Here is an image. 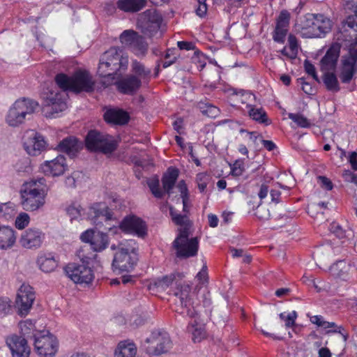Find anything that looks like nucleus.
I'll use <instances>...</instances> for the list:
<instances>
[{"label":"nucleus","instance_id":"obj_47","mask_svg":"<svg viewBox=\"0 0 357 357\" xmlns=\"http://www.w3.org/2000/svg\"><path fill=\"white\" fill-rule=\"evenodd\" d=\"M288 117L295 122L299 127L308 128L310 126V123L308 119L303 114L289 113Z\"/></svg>","mask_w":357,"mask_h":357},{"label":"nucleus","instance_id":"obj_22","mask_svg":"<svg viewBox=\"0 0 357 357\" xmlns=\"http://www.w3.org/2000/svg\"><path fill=\"white\" fill-rule=\"evenodd\" d=\"M40 169L45 175L59 176L68 169V165L65 157L59 155L53 160L45 161Z\"/></svg>","mask_w":357,"mask_h":357},{"label":"nucleus","instance_id":"obj_9","mask_svg":"<svg viewBox=\"0 0 357 357\" xmlns=\"http://www.w3.org/2000/svg\"><path fill=\"white\" fill-rule=\"evenodd\" d=\"M86 147L91 151L111 153L116 149L117 144L113 137L96 130H90L85 139Z\"/></svg>","mask_w":357,"mask_h":357},{"label":"nucleus","instance_id":"obj_7","mask_svg":"<svg viewBox=\"0 0 357 357\" xmlns=\"http://www.w3.org/2000/svg\"><path fill=\"white\" fill-rule=\"evenodd\" d=\"M77 255L80 258L82 264H68L65 268L66 275L75 283L89 284L94 278L93 271L89 266L91 258L85 256L83 249L78 251Z\"/></svg>","mask_w":357,"mask_h":357},{"label":"nucleus","instance_id":"obj_8","mask_svg":"<svg viewBox=\"0 0 357 357\" xmlns=\"http://www.w3.org/2000/svg\"><path fill=\"white\" fill-rule=\"evenodd\" d=\"M38 107V102L31 99L17 100L9 109L6 121L11 126H17L24 122L26 115L32 114Z\"/></svg>","mask_w":357,"mask_h":357},{"label":"nucleus","instance_id":"obj_60","mask_svg":"<svg viewBox=\"0 0 357 357\" xmlns=\"http://www.w3.org/2000/svg\"><path fill=\"white\" fill-rule=\"evenodd\" d=\"M318 181L319 182L321 188L327 190H331L333 188V185L331 182V181L324 176H319L317 177Z\"/></svg>","mask_w":357,"mask_h":357},{"label":"nucleus","instance_id":"obj_64","mask_svg":"<svg viewBox=\"0 0 357 357\" xmlns=\"http://www.w3.org/2000/svg\"><path fill=\"white\" fill-rule=\"evenodd\" d=\"M291 14L287 10H282L277 18L276 22H289Z\"/></svg>","mask_w":357,"mask_h":357},{"label":"nucleus","instance_id":"obj_36","mask_svg":"<svg viewBox=\"0 0 357 357\" xmlns=\"http://www.w3.org/2000/svg\"><path fill=\"white\" fill-rule=\"evenodd\" d=\"M146 4V0H119L118 8L125 12L135 13L140 10Z\"/></svg>","mask_w":357,"mask_h":357},{"label":"nucleus","instance_id":"obj_18","mask_svg":"<svg viewBox=\"0 0 357 357\" xmlns=\"http://www.w3.org/2000/svg\"><path fill=\"white\" fill-rule=\"evenodd\" d=\"M6 343L10 350L12 357H29L31 349L27 340L22 336L10 335L6 338Z\"/></svg>","mask_w":357,"mask_h":357},{"label":"nucleus","instance_id":"obj_56","mask_svg":"<svg viewBox=\"0 0 357 357\" xmlns=\"http://www.w3.org/2000/svg\"><path fill=\"white\" fill-rule=\"evenodd\" d=\"M144 14L145 17H148L145 22H161L162 21L155 10H148Z\"/></svg>","mask_w":357,"mask_h":357},{"label":"nucleus","instance_id":"obj_32","mask_svg":"<svg viewBox=\"0 0 357 357\" xmlns=\"http://www.w3.org/2000/svg\"><path fill=\"white\" fill-rule=\"evenodd\" d=\"M178 176V169L169 167L162 178L164 192L168 194L169 196L172 193V190L175 185Z\"/></svg>","mask_w":357,"mask_h":357},{"label":"nucleus","instance_id":"obj_46","mask_svg":"<svg viewBox=\"0 0 357 357\" xmlns=\"http://www.w3.org/2000/svg\"><path fill=\"white\" fill-rule=\"evenodd\" d=\"M177 188L181 192V197L182 198V202L183 205V211L187 212V204L189 200V195L188 190L185 181L183 180L179 181L177 185Z\"/></svg>","mask_w":357,"mask_h":357},{"label":"nucleus","instance_id":"obj_1","mask_svg":"<svg viewBox=\"0 0 357 357\" xmlns=\"http://www.w3.org/2000/svg\"><path fill=\"white\" fill-rule=\"evenodd\" d=\"M184 278L183 273H172L158 278H155L151 286L156 288L158 291H165L174 282L176 287L174 291L176 296V312L181 314H186L188 317H195L197 312L195 308L196 294L191 291L188 284H182L180 281Z\"/></svg>","mask_w":357,"mask_h":357},{"label":"nucleus","instance_id":"obj_14","mask_svg":"<svg viewBox=\"0 0 357 357\" xmlns=\"http://www.w3.org/2000/svg\"><path fill=\"white\" fill-rule=\"evenodd\" d=\"M357 73V48L350 47L348 53L343 56L340 79L342 83L351 82Z\"/></svg>","mask_w":357,"mask_h":357},{"label":"nucleus","instance_id":"obj_58","mask_svg":"<svg viewBox=\"0 0 357 357\" xmlns=\"http://www.w3.org/2000/svg\"><path fill=\"white\" fill-rule=\"evenodd\" d=\"M82 208L80 206L72 205L67 208L66 211L72 219L77 218L81 215Z\"/></svg>","mask_w":357,"mask_h":357},{"label":"nucleus","instance_id":"obj_13","mask_svg":"<svg viewBox=\"0 0 357 357\" xmlns=\"http://www.w3.org/2000/svg\"><path fill=\"white\" fill-rule=\"evenodd\" d=\"M35 298L33 288L29 284H23L18 290L15 301L18 314L20 316L23 317L29 314Z\"/></svg>","mask_w":357,"mask_h":357},{"label":"nucleus","instance_id":"obj_29","mask_svg":"<svg viewBox=\"0 0 357 357\" xmlns=\"http://www.w3.org/2000/svg\"><path fill=\"white\" fill-rule=\"evenodd\" d=\"M248 113L249 117L255 122L268 126L271 123V120L268 117L266 112L261 107H258L256 105H247Z\"/></svg>","mask_w":357,"mask_h":357},{"label":"nucleus","instance_id":"obj_39","mask_svg":"<svg viewBox=\"0 0 357 357\" xmlns=\"http://www.w3.org/2000/svg\"><path fill=\"white\" fill-rule=\"evenodd\" d=\"M288 24H276L273 31V39L275 42L284 43L288 33Z\"/></svg>","mask_w":357,"mask_h":357},{"label":"nucleus","instance_id":"obj_6","mask_svg":"<svg viewBox=\"0 0 357 357\" xmlns=\"http://www.w3.org/2000/svg\"><path fill=\"white\" fill-rule=\"evenodd\" d=\"M138 261L136 242L130 239L118 244V251L114 254L112 266L114 271L119 273L132 271Z\"/></svg>","mask_w":357,"mask_h":357},{"label":"nucleus","instance_id":"obj_52","mask_svg":"<svg viewBox=\"0 0 357 357\" xmlns=\"http://www.w3.org/2000/svg\"><path fill=\"white\" fill-rule=\"evenodd\" d=\"M231 172L233 176H241L244 170V162L243 160H236L231 167Z\"/></svg>","mask_w":357,"mask_h":357},{"label":"nucleus","instance_id":"obj_19","mask_svg":"<svg viewBox=\"0 0 357 357\" xmlns=\"http://www.w3.org/2000/svg\"><path fill=\"white\" fill-rule=\"evenodd\" d=\"M296 30L304 38H321L330 32L331 24H295Z\"/></svg>","mask_w":357,"mask_h":357},{"label":"nucleus","instance_id":"obj_42","mask_svg":"<svg viewBox=\"0 0 357 357\" xmlns=\"http://www.w3.org/2000/svg\"><path fill=\"white\" fill-rule=\"evenodd\" d=\"M136 54H144L148 49V44L143 37L137 36L130 47Z\"/></svg>","mask_w":357,"mask_h":357},{"label":"nucleus","instance_id":"obj_28","mask_svg":"<svg viewBox=\"0 0 357 357\" xmlns=\"http://www.w3.org/2000/svg\"><path fill=\"white\" fill-rule=\"evenodd\" d=\"M196 312V307L195 306ZM192 322H190L188 326V331L192 334V339L194 342H199L206 337V331L204 324H202L197 321L199 319V314L197 312V315L195 317Z\"/></svg>","mask_w":357,"mask_h":357},{"label":"nucleus","instance_id":"obj_49","mask_svg":"<svg viewBox=\"0 0 357 357\" xmlns=\"http://www.w3.org/2000/svg\"><path fill=\"white\" fill-rule=\"evenodd\" d=\"M148 185L152 194L156 198H162L165 194L163 191L160 189L159 180L153 179L148 182Z\"/></svg>","mask_w":357,"mask_h":357},{"label":"nucleus","instance_id":"obj_37","mask_svg":"<svg viewBox=\"0 0 357 357\" xmlns=\"http://www.w3.org/2000/svg\"><path fill=\"white\" fill-rule=\"evenodd\" d=\"M131 70L133 75H135L142 82H148L151 77V70L143 63L137 60L132 62Z\"/></svg>","mask_w":357,"mask_h":357},{"label":"nucleus","instance_id":"obj_24","mask_svg":"<svg viewBox=\"0 0 357 357\" xmlns=\"http://www.w3.org/2000/svg\"><path fill=\"white\" fill-rule=\"evenodd\" d=\"M116 85L121 93L133 95L140 89L142 81L135 75H129L116 82Z\"/></svg>","mask_w":357,"mask_h":357},{"label":"nucleus","instance_id":"obj_57","mask_svg":"<svg viewBox=\"0 0 357 357\" xmlns=\"http://www.w3.org/2000/svg\"><path fill=\"white\" fill-rule=\"evenodd\" d=\"M298 317L296 311H292L287 315L285 319L284 325L286 328H292L296 325V319Z\"/></svg>","mask_w":357,"mask_h":357},{"label":"nucleus","instance_id":"obj_41","mask_svg":"<svg viewBox=\"0 0 357 357\" xmlns=\"http://www.w3.org/2000/svg\"><path fill=\"white\" fill-rule=\"evenodd\" d=\"M344 9L350 10V12H347L346 19L342 22H357V0L348 1L345 5Z\"/></svg>","mask_w":357,"mask_h":357},{"label":"nucleus","instance_id":"obj_5","mask_svg":"<svg viewBox=\"0 0 357 357\" xmlns=\"http://www.w3.org/2000/svg\"><path fill=\"white\" fill-rule=\"evenodd\" d=\"M55 82L63 91H70L76 93L82 91L91 92L95 84L91 75L86 70H78L71 77L59 73L56 75Z\"/></svg>","mask_w":357,"mask_h":357},{"label":"nucleus","instance_id":"obj_48","mask_svg":"<svg viewBox=\"0 0 357 357\" xmlns=\"http://www.w3.org/2000/svg\"><path fill=\"white\" fill-rule=\"evenodd\" d=\"M196 181L200 192H204L209 182V177L206 173H199L197 175Z\"/></svg>","mask_w":357,"mask_h":357},{"label":"nucleus","instance_id":"obj_62","mask_svg":"<svg viewBox=\"0 0 357 357\" xmlns=\"http://www.w3.org/2000/svg\"><path fill=\"white\" fill-rule=\"evenodd\" d=\"M202 112L208 116L213 118L218 114L219 109L216 107L210 105H207L206 109L203 110Z\"/></svg>","mask_w":357,"mask_h":357},{"label":"nucleus","instance_id":"obj_61","mask_svg":"<svg viewBox=\"0 0 357 357\" xmlns=\"http://www.w3.org/2000/svg\"><path fill=\"white\" fill-rule=\"evenodd\" d=\"M298 81L301 84V89L304 93L308 95H312L314 93V89L309 83L306 82L303 78H300Z\"/></svg>","mask_w":357,"mask_h":357},{"label":"nucleus","instance_id":"obj_27","mask_svg":"<svg viewBox=\"0 0 357 357\" xmlns=\"http://www.w3.org/2000/svg\"><path fill=\"white\" fill-rule=\"evenodd\" d=\"M104 119L109 123L125 125L128 122L130 116L128 113L123 109H110L105 112Z\"/></svg>","mask_w":357,"mask_h":357},{"label":"nucleus","instance_id":"obj_30","mask_svg":"<svg viewBox=\"0 0 357 357\" xmlns=\"http://www.w3.org/2000/svg\"><path fill=\"white\" fill-rule=\"evenodd\" d=\"M351 265L345 260H340L330 267V273L335 278L347 280L349 278Z\"/></svg>","mask_w":357,"mask_h":357},{"label":"nucleus","instance_id":"obj_43","mask_svg":"<svg viewBox=\"0 0 357 357\" xmlns=\"http://www.w3.org/2000/svg\"><path fill=\"white\" fill-rule=\"evenodd\" d=\"M160 24H138L142 32L147 37L155 36L160 29Z\"/></svg>","mask_w":357,"mask_h":357},{"label":"nucleus","instance_id":"obj_63","mask_svg":"<svg viewBox=\"0 0 357 357\" xmlns=\"http://www.w3.org/2000/svg\"><path fill=\"white\" fill-rule=\"evenodd\" d=\"M177 46L181 50H193L195 49V44L188 41H178L177 43Z\"/></svg>","mask_w":357,"mask_h":357},{"label":"nucleus","instance_id":"obj_16","mask_svg":"<svg viewBox=\"0 0 357 357\" xmlns=\"http://www.w3.org/2000/svg\"><path fill=\"white\" fill-rule=\"evenodd\" d=\"M119 228L126 233L133 234L140 238H144L147 235L146 222L135 215L124 218L120 223Z\"/></svg>","mask_w":357,"mask_h":357},{"label":"nucleus","instance_id":"obj_25","mask_svg":"<svg viewBox=\"0 0 357 357\" xmlns=\"http://www.w3.org/2000/svg\"><path fill=\"white\" fill-rule=\"evenodd\" d=\"M338 40L349 43L348 50L350 47L356 48L357 45V24H339L337 26Z\"/></svg>","mask_w":357,"mask_h":357},{"label":"nucleus","instance_id":"obj_51","mask_svg":"<svg viewBox=\"0 0 357 357\" xmlns=\"http://www.w3.org/2000/svg\"><path fill=\"white\" fill-rule=\"evenodd\" d=\"M29 215L26 213H21L15 220V227L19 229H24L29 223Z\"/></svg>","mask_w":357,"mask_h":357},{"label":"nucleus","instance_id":"obj_59","mask_svg":"<svg viewBox=\"0 0 357 357\" xmlns=\"http://www.w3.org/2000/svg\"><path fill=\"white\" fill-rule=\"evenodd\" d=\"M289 49L292 54L296 56L298 53V43L295 36L290 34L288 37Z\"/></svg>","mask_w":357,"mask_h":357},{"label":"nucleus","instance_id":"obj_40","mask_svg":"<svg viewBox=\"0 0 357 357\" xmlns=\"http://www.w3.org/2000/svg\"><path fill=\"white\" fill-rule=\"evenodd\" d=\"M15 214V206L13 203H0V218L8 220L13 218Z\"/></svg>","mask_w":357,"mask_h":357},{"label":"nucleus","instance_id":"obj_44","mask_svg":"<svg viewBox=\"0 0 357 357\" xmlns=\"http://www.w3.org/2000/svg\"><path fill=\"white\" fill-rule=\"evenodd\" d=\"M11 301L8 297L0 296V319L7 316L12 310Z\"/></svg>","mask_w":357,"mask_h":357},{"label":"nucleus","instance_id":"obj_55","mask_svg":"<svg viewBox=\"0 0 357 357\" xmlns=\"http://www.w3.org/2000/svg\"><path fill=\"white\" fill-rule=\"evenodd\" d=\"M82 176V173L79 172H74L71 176L66 178L65 183L68 187L73 188L76 185V182Z\"/></svg>","mask_w":357,"mask_h":357},{"label":"nucleus","instance_id":"obj_10","mask_svg":"<svg viewBox=\"0 0 357 357\" xmlns=\"http://www.w3.org/2000/svg\"><path fill=\"white\" fill-rule=\"evenodd\" d=\"M145 347L149 356H159L167 352L172 347V341L167 333L154 332L146 340Z\"/></svg>","mask_w":357,"mask_h":357},{"label":"nucleus","instance_id":"obj_17","mask_svg":"<svg viewBox=\"0 0 357 357\" xmlns=\"http://www.w3.org/2000/svg\"><path fill=\"white\" fill-rule=\"evenodd\" d=\"M45 144L43 137L33 130L26 132L23 137L24 148L31 155H39L45 149Z\"/></svg>","mask_w":357,"mask_h":357},{"label":"nucleus","instance_id":"obj_2","mask_svg":"<svg viewBox=\"0 0 357 357\" xmlns=\"http://www.w3.org/2000/svg\"><path fill=\"white\" fill-rule=\"evenodd\" d=\"M170 215L173 222L180 226L179 234L173 242L176 257L187 259L196 256L199 250V239L197 237L189 238L192 224L188 217L176 213L172 207H170Z\"/></svg>","mask_w":357,"mask_h":357},{"label":"nucleus","instance_id":"obj_31","mask_svg":"<svg viewBox=\"0 0 357 357\" xmlns=\"http://www.w3.org/2000/svg\"><path fill=\"white\" fill-rule=\"evenodd\" d=\"M16 241L15 231L8 226L0 225V248H11Z\"/></svg>","mask_w":357,"mask_h":357},{"label":"nucleus","instance_id":"obj_23","mask_svg":"<svg viewBox=\"0 0 357 357\" xmlns=\"http://www.w3.org/2000/svg\"><path fill=\"white\" fill-rule=\"evenodd\" d=\"M340 45L335 43L328 49L320 61V70L322 72L334 71L335 70L340 56Z\"/></svg>","mask_w":357,"mask_h":357},{"label":"nucleus","instance_id":"obj_53","mask_svg":"<svg viewBox=\"0 0 357 357\" xmlns=\"http://www.w3.org/2000/svg\"><path fill=\"white\" fill-rule=\"evenodd\" d=\"M306 22H330V20L322 14L307 13L305 15Z\"/></svg>","mask_w":357,"mask_h":357},{"label":"nucleus","instance_id":"obj_4","mask_svg":"<svg viewBox=\"0 0 357 357\" xmlns=\"http://www.w3.org/2000/svg\"><path fill=\"white\" fill-rule=\"evenodd\" d=\"M128 64V56H124L119 48L113 47L101 55L98 73L100 77H111L114 79L118 72L127 69Z\"/></svg>","mask_w":357,"mask_h":357},{"label":"nucleus","instance_id":"obj_33","mask_svg":"<svg viewBox=\"0 0 357 357\" xmlns=\"http://www.w3.org/2000/svg\"><path fill=\"white\" fill-rule=\"evenodd\" d=\"M19 326L20 328V336H22V337L26 340L29 338H34L35 340L37 336L43 333V331L36 329L35 322L31 319H26L20 321Z\"/></svg>","mask_w":357,"mask_h":357},{"label":"nucleus","instance_id":"obj_12","mask_svg":"<svg viewBox=\"0 0 357 357\" xmlns=\"http://www.w3.org/2000/svg\"><path fill=\"white\" fill-rule=\"evenodd\" d=\"M63 93L59 92L57 89L49 90L46 97H45V103L43 111L47 117H54V114H58L67 107Z\"/></svg>","mask_w":357,"mask_h":357},{"label":"nucleus","instance_id":"obj_3","mask_svg":"<svg viewBox=\"0 0 357 357\" xmlns=\"http://www.w3.org/2000/svg\"><path fill=\"white\" fill-rule=\"evenodd\" d=\"M47 186L44 178L33 179L24 184L20 190L21 204L27 211H35L42 208L45 203Z\"/></svg>","mask_w":357,"mask_h":357},{"label":"nucleus","instance_id":"obj_21","mask_svg":"<svg viewBox=\"0 0 357 357\" xmlns=\"http://www.w3.org/2000/svg\"><path fill=\"white\" fill-rule=\"evenodd\" d=\"M45 234L38 229L30 228L24 231L20 239L21 245L26 249H36L41 246Z\"/></svg>","mask_w":357,"mask_h":357},{"label":"nucleus","instance_id":"obj_38","mask_svg":"<svg viewBox=\"0 0 357 357\" xmlns=\"http://www.w3.org/2000/svg\"><path fill=\"white\" fill-rule=\"evenodd\" d=\"M322 77L323 82L326 86L327 90L332 92H337L340 91V87L337 81L336 75L332 72H324Z\"/></svg>","mask_w":357,"mask_h":357},{"label":"nucleus","instance_id":"obj_45","mask_svg":"<svg viewBox=\"0 0 357 357\" xmlns=\"http://www.w3.org/2000/svg\"><path fill=\"white\" fill-rule=\"evenodd\" d=\"M137 36V33L132 30H125L120 35V40L124 45L130 47Z\"/></svg>","mask_w":357,"mask_h":357},{"label":"nucleus","instance_id":"obj_50","mask_svg":"<svg viewBox=\"0 0 357 357\" xmlns=\"http://www.w3.org/2000/svg\"><path fill=\"white\" fill-rule=\"evenodd\" d=\"M255 216L261 221L268 220L271 217V213L265 206L259 205L255 212Z\"/></svg>","mask_w":357,"mask_h":357},{"label":"nucleus","instance_id":"obj_34","mask_svg":"<svg viewBox=\"0 0 357 357\" xmlns=\"http://www.w3.org/2000/svg\"><path fill=\"white\" fill-rule=\"evenodd\" d=\"M37 264L42 271L51 273L57 267L58 261L51 254H43L38 256Z\"/></svg>","mask_w":357,"mask_h":357},{"label":"nucleus","instance_id":"obj_20","mask_svg":"<svg viewBox=\"0 0 357 357\" xmlns=\"http://www.w3.org/2000/svg\"><path fill=\"white\" fill-rule=\"evenodd\" d=\"M89 214L96 226L112 220L113 216L112 211L104 202L93 204L89 208Z\"/></svg>","mask_w":357,"mask_h":357},{"label":"nucleus","instance_id":"obj_11","mask_svg":"<svg viewBox=\"0 0 357 357\" xmlns=\"http://www.w3.org/2000/svg\"><path fill=\"white\" fill-rule=\"evenodd\" d=\"M34 349L40 357H53L58 349L56 338L48 331H44L34 340Z\"/></svg>","mask_w":357,"mask_h":357},{"label":"nucleus","instance_id":"obj_54","mask_svg":"<svg viewBox=\"0 0 357 357\" xmlns=\"http://www.w3.org/2000/svg\"><path fill=\"white\" fill-rule=\"evenodd\" d=\"M304 68L305 72L308 75H311L316 82H319V79L317 75L316 69L310 61L305 60L304 61Z\"/></svg>","mask_w":357,"mask_h":357},{"label":"nucleus","instance_id":"obj_15","mask_svg":"<svg viewBox=\"0 0 357 357\" xmlns=\"http://www.w3.org/2000/svg\"><path fill=\"white\" fill-rule=\"evenodd\" d=\"M80 239L82 242L89 243L92 250L100 252L105 250L109 243L108 235L102 231L87 229L82 233Z\"/></svg>","mask_w":357,"mask_h":357},{"label":"nucleus","instance_id":"obj_26","mask_svg":"<svg viewBox=\"0 0 357 357\" xmlns=\"http://www.w3.org/2000/svg\"><path fill=\"white\" fill-rule=\"evenodd\" d=\"M82 149V144L76 137L70 136L61 140L57 146V150L73 158Z\"/></svg>","mask_w":357,"mask_h":357},{"label":"nucleus","instance_id":"obj_35","mask_svg":"<svg viewBox=\"0 0 357 357\" xmlns=\"http://www.w3.org/2000/svg\"><path fill=\"white\" fill-rule=\"evenodd\" d=\"M137 347L132 342L123 341L119 342L115 350L114 357H135Z\"/></svg>","mask_w":357,"mask_h":357}]
</instances>
